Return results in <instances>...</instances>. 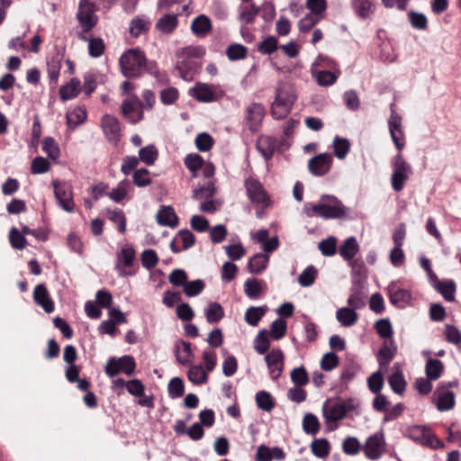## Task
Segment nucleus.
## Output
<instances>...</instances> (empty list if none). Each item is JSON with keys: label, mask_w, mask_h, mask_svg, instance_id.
Segmentation results:
<instances>
[{"label": "nucleus", "mask_w": 461, "mask_h": 461, "mask_svg": "<svg viewBox=\"0 0 461 461\" xmlns=\"http://www.w3.org/2000/svg\"><path fill=\"white\" fill-rule=\"evenodd\" d=\"M205 54V49L202 46H186L176 51L175 69L179 77L185 81H192L198 72V59Z\"/></svg>", "instance_id": "f257e3e1"}, {"label": "nucleus", "mask_w": 461, "mask_h": 461, "mask_svg": "<svg viewBox=\"0 0 461 461\" xmlns=\"http://www.w3.org/2000/svg\"><path fill=\"white\" fill-rule=\"evenodd\" d=\"M303 212L308 217L319 216L323 219H340L348 214V209L334 195L323 194L317 203H307Z\"/></svg>", "instance_id": "f03ea898"}, {"label": "nucleus", "mask_w": 461, "mask_h": 461, "mask_svg": "<svg viewBox=\"0 0 461 461\" xmlns=\"http://www.w3.org/2000/svg\"><path fill=\"white\" fill-rule=\"evenodd\" d=\"M297 99L294 86L280 81L276 88L275 100L271 104V115L275 120L285 119L292 111Z\"/></svg>", "instance_id": "7ed1b4c3"}, {"label": "nucleus", "mask_w": 461, "mask_h": 461, "mask_svg": "<svg viewBox=\"0 0 461 461\" xmlns=\"http://www.w3.org/2000/svg\"><path fill=\"white\" fill-rule=\"evenodd\" d=\"M146 56L140 49H131L120 58L122 73L126 77H140L144 71Z\"/></svg>", "instance_id": "20e7f679"}, {"label": "nucleus", "mask_w": 461, "mask_h": 461, "mask_svg": "<svg viewBox=\"0 0 461 461\" xmlns=\"http://www.w3.org/2000/svg\"><path fill=\"white\" fill-rule=\"evenodd\" d=\"M393 173L391 176V185L395 192L403 189L405 182L412 175V168L405 161L402 153H398L392 160Z\"/></svg>", "instance_id": "39448f33"}, {"label": "nucleus", "mask_w": 461, "mask_h": 461, "mask_svg": "<svg viewBox=\"0 0 461 461\" xmlns=\"http://www.w3.org/2000/svg\"><path fill=\"white\" fill-rule=\"evenodd\" d=\"M408 437L414 442L422 446L429 447L433 449L444 447V443L441 441L427 426L415 425L411 426L407 430Z\"/></svg>", "instance_id": "423d86ee"}, {"label": "nucleus", "mask_w": 461, "mask_h": 461, "mask_svg": "<svg viewBox=\"0 0 461 461\" xmlns=\"http://www.w3.org/2000/svg\"><path fill=\"white\" fill-rule=\"evenodd\" d=\"M453 386H457L456 381L448 383L442 382L436 388L432 396V402L439 411H447L455 407V393L448 390L449 387Z\"/></svg>", "instance_id": "0eeeda50"}, {"label": "nucleus", "mask_w": 461, "mask_h": 461, "mask_svg": "<svg viewBox=\"0 0 461 461\" xmlns=\"http://www.w3.org/2000/svg\"><path fill=\"white\" fill-rule=\"evenodd\" d=\"M136 368V363L133 357L124 355L121 357H112L108 359L104 372L109 377H113L120 373H124L130 376L133 375Z\"/></svg>", "instance_id": "6e6552de"}, {"label": "nucleus", "mask_w": 461, "mask_h": 461, "mask_svg": "<svg viewBox=\"0 0 461 461\" xmlns=\"http://www.w3.org/2000/svg\"><path fill=\"white\" fill-rule=\"evenodd\" d=\"M352 409L353 405L342 400L328 399L322 405V413L326 423H336L344 419Z\"/></svg>", "instance_id": "1a4fd4ad"}, {"label": "nucleus", "mask_w": 461, "mask_h": 461, "mask_svg": "<svg viewBox=\"0 0 461 461\" xmlns=\"http://www.w3.org/2000/svg\"><path fill=\"white\" fill-rule=\"evenodd\" d=\"M136 258L135 249L131 245H125L117 252L115 269L121 276H131L136 274L132 269Z\"/></svg>", "instance_id": "9d476101"}, {"label": "nucleus", "mask_w": 461, "mask_h": 461, "mask_svg": "<svg viewBox=\"0 0 461 461\" xmlns=\"http://www.w3.org/2000/svg\"><path fill=\"white\" fill-rule=\"evenodd\" d=\"M245 188L247 195L252 203H255L257 206L261 207L262 209H265L270 205V198L258 179L254 177L247 178L245 180Z\"/></svg>", "instance_id": "9b49d317"}, {"label": "nucleus", "mask_w": 461, "mask_h": 461, "mask_svg": "<svg viewBox=\"0 0 461 461\" xmlns=\"http://www.w3.org/2000/svg\"><path fill=\"white\" fill-rule=\"evenodd\" d=\"M143 102L136 95H131L121 105V112L130 123L135 124L143 118Z\"/></svg>", "instance_id": "f8f14e48"}, {"label": "nucleus", "mask_w": 461, "mask_h": 461, "mask_svg": "<svg viewBox=\"0 0 461 461\" xmlns=\"http://www.w3.org/2000/svg\"><path fill=\"white\" fill-rule=\"evenodd\" d=\"M95 11L96 8L94 3L89 0H80L77 18L82 27V32H88L95 26L97 23Z\"/></svg>", "instance_id": "ddd939ff"}, {"label": "nucleus", "mask_w": 461, "mask_h": 461, "mask_svg": "<svg viewBox=\"0 0 461 461\" xmlns=\"http://www.w3.org/2000/svg\"><path fill=\"white\" fill-rule=\"evenodd\" d=\"M54 187V194L58 204L68 212H75V203L73 200L72 186L66 182H60L59 180L52 181Z\"/></svg>", "instance_id": "4468645a"}, {"label": "nucleus", "mask_w": 461, "mask_h": 461, "mask_svg": "<svg viewBox=\"0 0 461 461\" xmlns=\"http://www.w3.org/2000/svg\"><path fill=\"white\" fill-rule=\"evenodd\" d=\"M391 114L388 120V128L393 142L394 143L398 153H402L405 146L404 133L402 128V117L394 109V104L390 106Z\"/></svg>", "instance_id": "2eb2a0df"}, {"label": "nucleus", "mask_w": 461, "mask_h": 461, "mask_svg": "<svg viewBox=\"0 0 461 461\" xmlns=\"http://www.w3.org/2000/svg\"><path fill=\"white\" fill-rule=\"evenodd\" d=\"M385 446L384 433L380 430L366 438L363 450L367 458L376 460L384 453Z\"/></svg>", "instance_id": "dca6fc26"}, {"label": "nucleus", "mask_w": 461, "mask_h": 461, "mask_svg": "<svg viewBox=\"0 0 461 461\" xmlns=\"http://www.w3.org/2000/svg\"><path fill=\"white\" fill-rule=\"evenodd\" d=\"M101 127L106 140L111 144L117 145L122 138L119 120L112 114H104L101 119Z\"/></svg>", "instance_id": "f3484780"}, {"label": "nucleus", "mask_w": 461, "mask_h": 461, "mask_svg": "<svg viewBox=\"0 0 461 461\" xmlns=\"http://www.w3.org/2000/svg\"><path fill=\"white\" fill-rule=\"evenodd\" d=\"M217 88L214 85L197 82L190 88L189 95L198 102L212 103L217 101L220 97Z\"/></svg>", "instance_id": "a211bd4d"}, {"label": "nucleus", "mask_w": 461, "mask_h": 461, "mask_svg": "<svg viewBox=\"0 0 461 461\" xmlns=\"http://www.w3.org/2000/svg\"><path fill=\"white\" fill-rule=\"evenodd\" d=\"M332 157L329 153H321L312 157L308 162L310 172L315 176L326 175L331 167Z\"/></svg>", "instance_id": "6ab92c4d"}, {"label": "nucleus", "mask_w": 461, "mask_h": 461, "mask_svg": "<svg viewBox=\"0 0 461 461\" xmlns=\"http://www.w3.org/2000/svg\"><path fill=\"white\" fill-rule=\"evenodd\" d=\"M265 360L272 379L276 380L281 376L284 366V353L280 348L272 349L267 353Z\"/></svg>", "instance_id": "aec40b11"}, {"label": "nucleus", "mask_w": 461, "mask_h": 461, "mask_svg": "<svg viewBox=\"0 0 461 461\" xmlns=\"http://www.w3.org/2000/svg\"><path fill=\"white\" fill-rule=\"evenodd\" d=\"M390 302L397 308H405L411 301V294L409 290L400 288L395 283L388 285Z\"/></svg>", "instance_id": "412c9836"}, {"label": "nucleus", "mask_w": 461, "mask_h": 461, "mask_svg": "<svg viewBox=\"0 0 461 461\" xmlns=\"http://www.w3.org/2000/svg\"><path fill=\"white\" fill-rule=\"evenodd\" d=\"M246 121L249 129L256 131L260 126L265 116V108L258 103H253L247 107Z\"/></svg>", "instance_id": "4be33fe9"}, {"label": "nucleus", "mask_w": 461, "mask_h": 461, "mask_svg": "<svg viewBox=\"0 0 461 461\" xmlns=\"http://www.w3.org/2000/svg\"><path fill=\"white\" fill-rule=\"evenodd\" d=\"M397 347L393 339L384 341L380 348L377 354V361L379 363L380 369H387L389 364L393 359L396 354Z\"/></svg>", "instance_id": "5701e85b"}, {"label": "nucleus", "mask_w": 461, "mask_h": 461, "mask_svg": "<svg viewBox=\"0 0 461 461\" xmlns=\"http://www.w3.org/2000/svg\"><path fill=\"white\" fill-rule=\"evenodd\" d=\"M33 299L47 313H51L54 311V302L44 285L40 284L35 286Z\"/></svg>", "instance_id": "b1692460"}, {"label": "nucleus", "mask_w": 461, "mask_h": 461, "mask_svg": "<svg viewBox=\"0 0 461 461\" xmlns=\"http://www.w3.org/2000/svg\"><path fill=\"white\" fill-rule=\"evenodd\" d=\"M176 361L182 366L190 365L194 359V353L191 343L187 341H177L175 345Z\"/></svg>", "instance_id": "393cba45"}, {"label": "nucleus", "mask_w": 461, "mask_h": 461, "mask_svg": "<svg viewBox=\"0 0 461 461\" xmlns=\"http://www.w3.org/2000/svg\"><path fill=\"white\" fill-rule=\"evenodd\" d=\"M311 72L317 84L321 86H332L337 81L340 74V71L319 69L316 68H312Z\"/></svg>", "instance_id": "a878e982"}, {"label": "nucleus", "mask_w": 461, "mask_h": 461, "mask_svg": "<svg viewBox=\"0 0 461 461\" xmlns=\"http://www.w3.org/2000/svg\"><path fill=\"white\" fill-rule=\"evenodd\" d=\"M259 14V8L253 3L241 4L239 6V21L243 24H250L254 23L256 17Z\"/></svg>", "instance_id": "bb28decb"}, {"label": "nucleus", "mask_w": 461, "mask_h": 461, "mask_svg": "<svg viewBox=\"0 0 461 461\" xmlns=\"http://www.w3.org/2000/svg\"><path fill=\"white\" fill-rule=\"evenodd\" d=\"M157 221L159 225L175 228L178 225V218L170 206H161L157 213Z\"/></svg>", "instance_id": "cd10ccee"}, {"label": "nucleus", "mask_w": 461, "mask_h": 461, "mask_svg": "<svg viewBox=\"0 0 461 461\" xmlns=\"http://www.w3.org/2000/svg\"><path fill=\"white\" fill-rule=\"evenodd\" d=\"M212 22L204 14L195 17L191 23L192 32L197 37H204L212 30Z\"/></svg>", "instance_id": "c85d7f7f"}, {"label": "nucleus", "mask_w": 461, "mask_h": 461, "mask_svg": "<svg viewBox=\"0 0 461 461\" xmlns=\"http://www.w3.org/2000/svg\"><path fill=\"white\" fill-rule=\"evenodd\" d=\"M359 250V245L357 239L353 236L345 240L339 248V253L346 261H351Z\"/></svg>", "instance_id": "c756f323"}, {"label": "nucleus", "mask_w": 461, "mask_h": 461, "mask_svg": "<svg viewBox=\"0 0 461 461\" xmlns=\"http://www.w3.org/2000/svg\"><path fill=\"white\" fill-rule=\"evenodd\" d=\"M177 25V15L174 14H167L157 21L155 27L164 34H170L176 30Z\"/></svg>", "instance_id": "7c9ffc66"}, {"label": "nucleus", "mask_w": 461, "mask_h": 461, "mask_svg": "<svg viewBox=\"0 0 461 461\" xmlns=\"http://www.w3.org/2000/svg\"><path fill=\"white\" fill-rule=\"evenodd\" d=\"M337 321L344 327L354 326L358 321V313L349 307H341L336 312Z\"/></svg>", "instance_id": "2f4dec72"}, {"label": "nucleus", "mask_w": 461, "mask_h": 461, "mask_svg": "<svg viewBox=\"0 0 461 461\" xmlns=\"http://www.w3.org/2000/svg\"><path fill=\"white\" fill-rule=\"evenodd\" d=\"M276 147V140L270 136L261 137L258 143L257 149L266 160H269L274 156Z\"/></svg>", "instance_id": "473e14b6"}, {"label": "nucleus", "mask_w": 461, "mask_h": 461, "mask_svg": "<svg viewBox=\"0 0 461 461\" xmlns=\"http://www.w3.org/2000/svg\"><path fill=\"white\" fill-rule=\"evenodd\" d=\"M394 367L396 370L388 377V384L395 393L402 394L405 392L407 384L399 366L395 365Z\"/></svg>", "instance_id": "72a5a7b5"}, {"label": "nucleus", "mask_w": 461, "mask_h": 461, "mask_svg": "<svg viewBox=\"0 0 461 461\" xmlns=\"http://www.w3.org/2000/svg\"><path fill=\"white\" fill-rule=\"evenodd\" d=\"M80 91V80L74 77L59 88L61 100L67 101L75 98Z\"/></svg>", "instance_id": "f704fd0d"}, {"label": "nucleus", "mask_w": 461, "mask_h": 461, "mask_svg": "<svg viewBox=\"0 0 461 461\" xmlns=\"http://www.w3.org/2000/svg\"><path fill=\"white\" fill-rule=\"evenodd\" d=\"M265 283L256 278H249L244 284V293L249 299H258L261 296Z\"/></svg>", "instance_id": "c9c22d12"}, {"label": "nucleus", "mask_w": 461, "mask_h": 461, "mask_svg": "<svg viewBox=\"0 0 461 461\" xmlns=\"http://www.w3.org/2000/svg\"><path fill=\"white\" fill-rule=\"evenodd\" d=\"M86 110L85 107L77 106L67 113L68 126L74 129L86 120Z\"/></svg>", "instance_id": "e433bc0d"}, {"label": "nucleus", "mask_w": 461, "mask_h": 461, "mask_svg": "<svg viewBox=\"0 0 461 461\" xmlns=\"http://www.w3.org/2000/svg\"><path fill=\"white\" fill-rule=\"evenodd\" d=\"M268 261L269 256L258 253L249 260L248 268L252 274H259L267 267Z\"/></svg>", "instance_id": "4c0bfd02"}, {"label": "nucleus", "mask_w": 461, "mask_h": 461, "mask_svg": "<svg viewBox=\"0 0 461 461\" xmlns=\"http://www.w3.org/2000/svg\"><path fill=\"white\" fill-rule=\"evenodd\" d=\"M130 187V181L128 179H123L120 181L116 187L113 188L107 195L114 203H121L127 196Z\"/></svg>", "instance_id": "58836bf2"}, {"label": "nucleus", "mask_w": 461, "mask_h": 461, "mask_svg": "<svg viewBox=\"0 0 461 461\" xmlns=\"http://www.w3.org/2000/svg\"><path fill=\"white\" fill-rule=\"evenodd\" d=\"M187 377L194 384H203L208 381V373L201 365L190 366Z\"/></svg>", "instance_id": "ea45409f"}, {"label": "nucleus", "mask_w": 461, "mask_h": 461, "mask_svg": "<svg viewBox=\"0 0 461 461\" xmlns=\"http://www.w3.org/2000/svg\"><path fill=\"white\" fill-rule=\"evenodd\" d=\"M351 5L357 16L363 19L369 17L374 12L371 0H351Z\"/></svg>", "instance_id": "a19ab883"}, {"label": "nucleus", "mask_w": 461, "mask_h": 461, "mask_svg": "<svg viewBox=\"0 0 461 461\" xmlns=\"http://www.w3.org/2000/svg\"><path fill=\"white\" fill-rule=\"evenodd\" d=\"M444 370L443 363L436 358H429L426 362V375L430 380H437L440 377Z\"/></svg>", "instance_id": "79ce46f5"}, {"label": "nucleus", "mask_w": 461, "mask_h": 461, "mask_svg": "<svg viewBox=\"0 0 461 461\" xmlns=\"http://www.w3.org/2000/svg\"><path fill=\"white\" fill-rule=\"evenodd\" d=\"M204 314L209 323H217L223 318L224 311L220 303L214 302L208 304Z\"/></svg>", "instance_id": "37998d69"}, {"label": "nucleus", "mask_w": 461, "mask_h": 461, "mask_svg": "<svg viewBox=\"0 0 461 461\" xmlns=\"http://www.w3.org/2000/svg\"><path fill=\"white\" fill-rule=\"evenodd\" d=\"M439 293L446 301L453 302L455 300L456 284L453 280H442L440 285L434 288Z\"/></svg>", "instance_id": "c03bdc74"}, {"label": "nucleus", "mask_w": 461, "mask_h": 461, "mask_svg": "<svg viewBox=\"0 0 461 461\" xmlns=\"http://www.w3.org/2000/svg\"><path fill=\"white\" fill-rule=\"evenodd\" d=\"M150 23L144 17L137 16L131 22L129 32L133 37L140 36L142 32H146L149 29Z\"/></svg>", "instance_id": "a18cd8bd"}, {"label": "nucleus", "mask_w": 461, "mask_h": 461, "mask_svg": "<svg viewBox=\"0 0 461 461\" xmlns=\"http://www.w3.org/2000/svg\"><path fill=\"white\" fill-rule=\"evenodd\" d=\"M158 156V149L153 144L145 146L139 150V159L147 166L153 165L157 160Z\"/></svg>", "instance_id": "49530a36"}, {"label": "nucleus", "mask_w": 461, "mask_h": 461, "mask_svg": "<svg viewBox=\"0 0 461 461\" xmlns=\"http://www.w3.org/2000/svg\"><path fill=\"white\" fill-rule=\"evenodd\" d=\"M266 312H267V307L251 306V307L248 308L245 312V316H244L245 321L251 326H257L258 324V322L260 321V320L262 319V317L265 315Z\"/></svg>", "instance_id": "de8ad7c7"}, {"label": "nucleus", "mask_w": 461, "mask_h": 461, "mask_svg": "<svg viewBox=\"0 0 461 461\" xmlns=\"http://www.w3.org/2000/svg\"><path fill=\"white\" fill-rule=\"evenodd\" d=\"M79 38L83 41H88V50L90 56L94 58L100 57L104 51V44L102 39L100 38H93L88 39L86 36L82 33L78 34Z\"/></svg>", "instance_id": "09e8293b"}, {"label": "nucleus", "mask_w": 461, "mask_h": 461, "mask_svg": "<svg viewBox=\"0 0 461 461\" xmlns=\"http://www.w3.org/2000/svg\"><path fill=\"white\" fill-rule=\"evenodd\" d=\"M305 6L310 11L309 14L323 19L328 5L326 0H306Z\"/></svg>", "instance_id": "8fccbe9b"}, {"label": "nucleus", "mask_w": 461, "mask_h": 461, "mask_svg": "<svg viewBox=\"0 0 461 461\" xmlns=\"http://www.w3.org/2000/svg\"><path fill=\"white\" fill-rule=\"evenodd\" d=\"M334 155L339 159H343L350 149V142L346 138L336 136L333 140Z\"/></svg>", "instance_id": "3c124183"}, {"label": "nucleus", "mask_w": 461, "mask_h": 461, "mask_svg": "<svg viewBox=\"0 0 461 461\" xmlns=\"http://www.w3.org/2000/svg\"><path fill=\"white\" fill-rule=\"evenodd\" d=\"M318 271L313 265L308 266L298 276V283L303 287H308L313 285L317 277Z\"/></svg>", "instance_id": "603ef678"}, {"label": "nucleus", "mask_w": 461, "mask_h": 461, "mask_svg": "<svg viewBox=\"0 0 461 461\" xmlns=\"http://www.w3.org/2000/svg\"><path fill=\"white\" fill-rule=\"evenodd\" d=\"M312 454L319 457L324 458L330 454V444L326 438L314 439L311 444Z\"/></svg>", "instance_id": "864d4df0"}, {"label": "nucleus", "mask_w": 461, "mask_h": 461, "mask_svg": "<svg viewBox=\"0 0 461 461\" xmlns=\"http://www.w3.org/2000/svg\"><path fill=\"white\" fill-rule=\"evenodd\" d=\"M347 303L349 308L354 309L357 312V310L365 307L366 296L360 289L356 288L351 291Z\"/></svg>", "instance_id": "5fc2aeb1"}, {"label": "nucleus", "mask_w": 461, "mask_h": 461, "mask_svg": "<svg viewBox=\"0 0 461 461\" xmlns=\"http://www.w3.org/2000/svg\"><path fill=\"white\" fill-rule=\"evenodd\" d=\"M256 402L260 410L266 411H270L275 406L271 394L266 391H259L256 393Z\"/></svg>", "instance_id": "6e6d98bb"}, {"label": "nucleus", "mask_w": 461, "mask_h": 461, "mask_svg": "<svg viewBox=\"0 0 461 461\" xmlns=\"http://www.w3.org/2000/svg\"><path fill=\"white\" fill-rule=\"evenodd\" d=\"M303 429L306 434L315 435L320 429L318 418L312 413H307L303 419Z\"/></svg>", "instance_id": "4d7b16f0"}, {"label": "nucleus", "mask_w": 461, "mask_h": 461, "mask_svg": "<svg viewBox=\"0 0 461 461\" xmlns=\"http://www.w3.org/2000/svg\"><path fill=\"white\" fill-rule=\"evenodd\" d=\"M375 329L381 338L393 339V326L389 319L378 320L375 323Z\"/></svg>", "instance_id": "13d9d810"}, {"label": "nucleus", "mask_w": 461, "mask_h": 461, "mask_svg": "<svg viewBox=\"0 0 461 461\" xmlns=\"http://www.w3.org/2000/svg\"><path fill=\"white\" fill-rule=\"evenodd\" d=\"M144 70L147 71L151 76H153L154 77H156L159 83H161L163 85H166L168 83V78H167V74L164 72H161L158 69L157 62H155L153 60L148 61L146 59L145 65H144Z\"/></svg>", "instance_id": "bf43d9fd"}, {"label": "nucleus", "mask_w": 461, "mask_h": 461, "mask_svg": "<svg viewBox=\"0 0 461 461\" xmlns=\"http://www.w3.org/2000/svg\"><path fill=\"white\" fill-rule=\"evenodd\" d=\"M132 182L139 187H146L149 185L151 184L149 171L144 167L135 170L132 174Z\"/></svg>", "instance_id": "052dcab7"}, {"label": "nucleus", "mask_w": 461, "mask_h": 461, "mask_svg": "<svg viewBox=\"0 0 461 461\" xmlns=\"http://www.w3.org/2000/svg\"><path fill=\"white\" fill-rule=\"evenodd\" d=\"M270 347V341L267 335V331L265 330L258 332L254 339V348L255 350L260 354H266Z\"/></svg>", "instance_id": "680f3d73"}, {"label": "nucleus", "mask_w": 461, "mask_h": 461, "mask_svg": "<svg viewBox=\"0 0 461 461\" xmlns=\"http://www.w3.org/2000/svg\"><path fill=\"white\" fill-rule=\"evenodd\" d=\"M290 375L296 386H304L309 383V375L303 366L294 368Z\"/></svg>", "instance_id": "e2e57ef3"}, {"label": "nucleus", "mask_w": 461, "mask_h": 461, "mask_svg": "<svg viewBox=\"0 0 461 461\" xmlns=\"http://www.w3.org/2000/svg\"><path fill=\"white\" fill-rule=\"evenodd\" d=\"M168 395L172 399L179 398L184 394L185 385L180 377L172 378L167 385Z\"/></svg>", "instance_id": "0e129e2a"}, {"label": "nucleus", "mask_w": 461, "mask_h": 461, "mask_svg": "<svg viewBox=\"0 0 461 461\" xmlns=\"http://www.w3.org/2000/svg\"><path fill=\"white\" fill-rule=\"evenodd\" d=\"M312 68L319 69H328L331 71H339L337 63L330 58L320 54L315 61L312 63Z\"/></svg>", "instance_id": "69168bd1"}, {"label": "nucleus", "mask_w": 461, "mask_h": 461, "mask_svg": "<svg viewBox=\"0 0 461 461\" xmlns=\"http://www.w3.org/2000/svg\"><path fill=\"white\" fill-rule=\"evenodd\" d=\"M383 370L384 369L379 368V370L373 373L367 378V386L373 393H380V391L383 388V385H384V378H383V375H382Z\"/></svg>", "instance_id": "338daca9"}, {"label": "nucleus", "mask_w": 461, "mask_h": 461, "mask_svg": "<svg viewBox=\"0 0 461 461\" xmlns=\"http://www.w3.org/2000/svg\"><path fill=\"white\" fill-rule=\"evenodd\" d=\"M287 324L286 321L281 318L275 320L270 326V335L276 339H281L286 332Z\"/></svg>", "instance_id": "774afa93"}]
</instances>
